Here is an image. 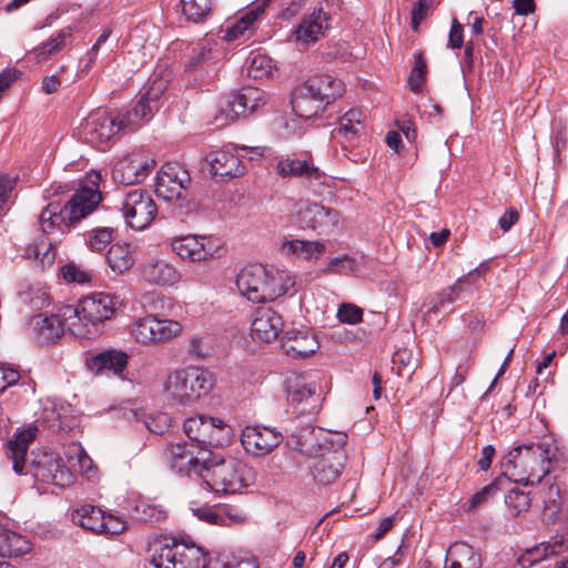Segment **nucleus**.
Segmentation results:
<instances>
[{
	"label": "nucleus",
	"mask_w": 568,
	"mask_h": 568,
	"mask_svg": "<svg viewBox=\"0 0 568 568\" xmlns=\"http://www.w3.org/2000/svg\"><path fill=\"white\" fill-rule=\"evenodd\" d=\"M214 375L202 367L189 366L171 373L165 383L168 397L179 404H191L207 395L214 387Z\"/></svg>",
	"instance_id": "obj_6"
},
{
	"label": "nucleus",
	"mask_w": 568,
	"mask_h": 568,
	"mask_svg": "<svg viewBox=\"0 0 568 568\" xmlns=\"http://www.w3.org/2000/svg\"><path fill=\"white\" fill-rule=\"evenodd\" d=\"M504 479L501 477L497 478L493 483L485 486L481 490L477 491L470 499V509H475L486 503L489 498H491L497 490H499V485Z\"/></svg>",
	"instance_id": "obj_56"
},
{
	"label": "nucleus",
	"mask_w": 568,
	"mask_h": 568,
	"mask_svg": "<svg viewBox=\"0 0 568 568\" xmlns=\"http://www.w3.org/2000/svg\"><path fill=\"white\" fill-rule=\"evenodd\" d=\"M39 216V223L43 233L50 234L58 230L63 234L74 227L87 215H69L68 219H65L64 215Z\"/></svg>",
	"instance_id": "obj_44"
},
{
	"label": "nucleus",
	"mask_w": 568,
	"mask_h": 568,
	"mask_svg": "<svg viewBox=\"0 0 568 568\" xmlns=\"http://www.w3.org/2000/svg\"><path fill=\"white\" fill-rule=\"evenodd\" d=\"M236 285L248 301L266 303L288 293L295 285V278L285 270L251 264L240 272Z\"/></svg>",
	"instance_id": "obj_1"
},
{
	"label": "nucleus",
	"mask_w": 568,
	"mask_h": 568,
	"mask_svg": "<svg viewBox=\"0 0 568 568\" xmlns=\"http://www.w3.org/2000/svg\"><path fill=\"white\" fill-rule=\"evenodd\" d=\"M17 183L18 175L0 174V210H2L11 199Z\"/></svg>",
	"instance_id": "obj_57"
},
{
	"label": "nucleus",
	"mask_w": 568,
	"mask_h": 568,
	"mask_svg": "<svg viewBox=\"0 0 568 568\" xmlns=\"http://www.w3.org/2000/svg\"><path fill=\"white\" fill-rule=\"evenodd\" d=\"M222 52L219 42L205 38L192 47L185 62L184 70L190 74L215 75L220 69Z\"/></svg>",
	"instance_id": "obj_14"
},
{
	"label": "nucleus",
	"mask_w": 568,
	"mask_h": 568,
	"mask_svg": "<svg viewBox=\"0 0 568 568\" xmlns=\"http://www.w3.org/2000/svg\"><path fill=\"white\" fill-rule=\"evenodd\" d=\"M344 90V83L332 75L313 77L294 90L292 110L301 119H311L342 95Z\"/></svg>",
	"instance_id": "obj_5"
},
{
	"label": "nucleus",
	"mask_w": 568,
	"mask_h": 568,
	"mask_svg": "<svg viewBox=\"0 0 568 568\" xmlns=\"http://www.w3.org/2000/svg\"><path fill=\"white\" fill-rule=\"evenodd\" d=\"M141 422L149 432L161 435L170 427L171 417L162 412L150 415L144 413V417H142Z\"/></svg>",
	"instance_id": "obj_50"
},
{
	"label": "nucleus",
	"mask_w": 568,
	"mask_h": 568,
	"mask_svg": "<svg viewBox=\"0 0 568 568\" xmlns=\"http://www.w3.org/2000/svg\"><path fill=\"white\" fill-rule=\"evenodd\" d=\"M433 6V0H418L412 10V28L418 30L420 22L427 16L428 10Z\"/></svg>",
	"instance_id": "obj_62"
},
{
	"label": "nucleus",
	"mask_w": 568,
	"mask_h": 568,
	"mask_svg": "<svg viewBox=\"0 0 568 568\" xmlns=\"http://www.w3.org/2000/svg\"><path fill=\"white\" fill-rule=\"evenodd\" d=\"M200 479L207 489L216 494H235L255 481L252 467L239 458H207L204 466H197Z\"/></svg>",
	"instance_id": "obj_4"
},
{
	"label": "nucleus",
	"mask_w": 568,
	"mask_h": 568,
	"mask_svg": "<svg viewBox=\"0 0 568 568\" xmlns=\"http://www.w3.org/2000/svg\"><path fill=\"white\" fill-rule=\"evenodd\" d=\"M345 455L337 450H327L313 460L311 471L320 485L334 483L342 474Z\"/></svg>",
	"instance_id": "obj_25"
},
{
	"label": "nucleus",
	"mask_w": 568,
	"mask_h": 568,
	"mask_svg": "<svg viewBox=\"0 0 568 568\" xmlns=\"http://www.w3.org/2000/svg\"><path fill=\"white\" fill-rule=\"evenodd\" d=\"M272 59L261 52H253L246 60V74L254 80L267 78L273 71Z\"/></svg>",
	"instance_id": "obj_45"
},
{
	"label": "nucleus",
	"mask_w": 568,
	"mask_h": 568,
	"mask_svg": "<svg viewBox=\"0 0 568 568\" xmlns=\"http://www.w3.org/2000/svg\"><path fill=\"white\" fill-rule=\"evenodd\" d=\"M187 353L193 358L203 359L209 353L205 338L200 335L192 336L187 343Z\"/></svg>",
	"instance_id": "obj_64"
},
{
	"label": "nucleus",
	"mask_w": 568,
	"mask_h": 568,
	"mask_svg": "<svg viewBox=\"0 0 568 568\" xmlns=\"http://www.w3.org/2000/svg\"><path fill=\"white\" fill-rule=\"evenodd\" d=\"M283 352L295 359H303L320 348L315 334L307 327L286 331L282 342Z\"/></svg>",
	"instance_id": "obj_23"
},
{
	"label": "nucleus",
	"mask_w": 568,
	"mask_h": 568,
	"mask_svg": "<svg viewBox=\"0 0 568 568\" xmlns=\"http://www.w3.org/2000/svg\"><path fill=\"white\" fill-rule=\"evenodd\" d=\"M194 448L195 445L191 442L170 444L164 452L165 462L178 473L200 478L202 471L197 469V466H204L207 458L194 452Z\"/></svg>",
	"instance_id": "obj_17"
},
{
	"label": "nucleus",
	"mask_w": 568,
	"mask_h": 568,
	"mask_svg": "<svg viewBox=\"0 0 568 568\" xmlns=\"http://www.w3.org/2000/svg\"><path fill=\"white\" fill-rule=\"evenodd\" d=\"M20 379V373L13 368L0 363V393L14 385Z\"/></svg>",
	"instance_id": "obj_63"
},
{
	"label": "nucleus",
	"mask_w": 568,
	"mask_h": 568,
	"mask_svg": "<svg viewBox=\"0 0 568 568\" xmlns=\"http://www.w3.org/2000/svg\"><path fill=\"white\" fill-rule=\"evenodd\" d=\"M283 440V435L266 426H245L241 434V444L246 453L265 456L273 452Z\"/></svg>",
	"instance_id": "obj_19"
},
{
	"label": "nucleus",
	"mask_w": 568,
	"mask_h": 568,
	"mask_svg": "<svg viewBox=\"0 0 568 568\" xmlns=\"http://www.w3.org/2000/svg\"><path fill=\"white\" fill-rule=\"evenodd\" d=\"M235 152L240 153V156L246 158L250 161H257L260 159L275 158V153L272 148L267 145L248 146V145H235L233 148Z\"/></svg>",
	"instance_id": "obj_53"
},
{
	"label": "nucleus",
	"mask_w": 568,
	"mask_h": 568,
	"mask_svg": "<svg viewBox=\"0 0 568 568\" xmlns=\"http://www.w3.org/2000/svg\"><path fill=\"white\" fill-rule=\"evenodd\" d=\"M166 87L168 80L156 75L153 79H151L149 84L145 87L142 98L151 102L152 104L158 105L159 99L166 90Z\"/></svg>",
	"instance_id": "obj_55"
},
{
	"label": "nucleus",
	"mask_w": 568,
	"mask_h": 568,
	"mask_svg": "<svg viewBox=\"0 0 568 568\" xmlns=\"http://www.w3.org/2000/svg\"><path fill=\"white\" fill-rule=\"evenodd\" d=\"M141 276L150 284L171 286L176 284L181 275L176 267L161 257H151L141 264Z\"/></svg>",
	"instance_id": "obj_28"
},
{
	"label": "nucleus",
	"mask_w": 568,
	"mask_h": 568,
	"mask_svg": "<svg viewBox=\"0 0 568 568\" xmlns=\"http://www.w3.org/2000/svg\"><path fill=\"white\" fill-rule=\"evenodd\" d=\"M281 255L288 260L313 262L326 253V245L322 241L285 239L278 248Z\"/></svg>",
	"instance_id": "obj_26"
},
{
	"label": "nucleus",
	"mask_w": 568,
	"mask_h": 568,
	"mask_svg": "<svg viewBox=\"0 0 568 568\" xmlns=\"http://www.w3.org/2000/svg\"><path fill=\"white\" fill-rule=\"evenodd\" d=\"M183 429L187 438L197 448V454L205 455L206 447L224 446L232 439V428L221 418L196 415L185 419Z\"/></svg>",
	"instance_id": "obj_8"
},
{
	"label": "nucleus",
	"mask_w": 568,
	"mask_h": 568,
	"mask_svg": "<svg viewBox=\"0 0 568 568\" xmlns=\"http://www.w3.org/2000/svg\"><path fill=\"white\" fill-rule=\"evenodd\" d=\"M276 172L282 178H305L320 180L322 172L307 160L284 158L276 164Z\"/></svg>",
	"instance_id": "obj_36"
},
{
	"label": "nucleus",
	"mask_w": 568,
	"mask_h": 568,
	"mask_svg": "<svg viewBox=\"0 0 568 568\" xmlns=\"http://www.w3.org/2000/svg\"><path fill=\"white\" fill-rule=\"evenodd\" d=\"M183 325L179 321L146 315L136 318L130 327L133 339L142 345H160L180 336Z\"/></svg>",
	"instance_id": "obj_9"
},
{
	"label": "nucleus",
	"mask_w": 568,
	"mask_h": 568,
	"mask_svg": "<svg viewBox=\"0 0 568 568\" xmlns=\"http://www.w3.org/2000/svg\"><path fill=\"white\" fill-rule=\"evenodd\" d=\"M270 0H256L248 9L231 26L224 30V39L234 41L244 36L246 31L253 30L255 23L262 18Z\"/></svg>",
	"instance_id": "obj_31"
},
{
	"label": "nucleus",
	"mask_w": 568,
	"mask_h": 568,
	"mask_svg": "<svg viewBox=\"0 0 568 568\" xmlns=\"http://www.w3.org/2000/svg\"><path fill=\"white\" fill-rule=\"evenodd\" d=\"M149 561L154 568H206L210 555L194 542L173 540L154 549Z\"/></svg>",
	"instance_id": "obj_7"
},
{
	"label": "nucleus",
	"mask_w": 568,
	"mask_h": 568,
	"mask_svg": "<svg viewBox=\"0 0 568 568\" xmlns=\"http://www.w3.org/2000/svg\"><path fill=\"white\" fill-rule=\"evenodd\" d=\"M39 420L53 432L68 430L77 423L75 409L64 400L45 398L41 400Z\"/></svg>",
	"instance_id": "obj_21"
},
{
	"label": "nucleus",
	"mask_w": 568,
	"mask_h": 568,
	"mask_svg": "<svg viewBox=\"0 0 568 568\" xmlns=\"http://www.w3.org/2000/svg\"><path fill=\"white\" fill-rule=\"evenodd\" d=\"M106 261L115 274H123L134 265L135 256L129 244L115 243L110 247Z\"/></svg>",
	"instance_id": "obj_38"
},
{
	"label": "nucleus",
	"mask_w": 568,
	"mask_h": 568,
	"mask_svg": "<svg viewBox=\"0 0 568 568\" xmlns=\"http://www.w3.org/2000/svg\"><path fill=\"white\" fill-rule=\"evenodd\" d=\"M71 318L63 316V306L57 314H37L26 325L27 334L39 344H51L58 341L65 329L70 332Z\"/></svg>",
	"instance_id": "obj_15"
},
{
	"label": "nucleus",
	"mask_w": 568,
	"mask_h": 568,
	"mask_svg": "<svg viewBox=\"0 0 568 568\" xmlns=\"http://www.w3.org/2000/svg\"><path fill=\"white\" fill-rule=\"evenodd\" d=\"M283 327V321L274 310L264 307L258 308L251 324V336L254 341L271 343L274 341Z\"/></svg>",
	"instance_id": "obj_27"
},
{
	"label": "nucleus",
	"mask_w": 568,
	"mask_h": 568,
	"mask_svg": "<svg viewBox=\"0 0 568 568\" xmlns=\"http://www.w3.org/2000/svg\"><path fill=\"white\" fill-rule=\"evenodd\" d=\"M481 556L466 542L453 544L445 558L444 568H481Z\"/></svg>",
	"instance_id": "obj_34"
},
{
	"label": "nucleus",
	"mask_w": 568,
	"mask_h": 568,
	"mask_svg": "<svg viewBox=\"0 0 568 568\" xmlns=\"http://www.w3.org/2000/svg\"><path fill=\"white\" fill-rule=\"evenodd\" d=\"M31 544L21 535L1 527L0 557H18L29 552Z\"/></svg>",
	"instance_id": "obj_39"
},
{
	"label": "nucleus",
	"mask_w": 568,
	"mask_h": 568,
	"mask_svg": "<svg viewBox=\"0 0 568 568\" xmlns=\"http://www.w3.org/2000/svg\"><path fill=\"white\" fill-rule=\"evenodd\" d=\"M316 384L307 383L301 376H294L287 379V398L293 405L305 403L300 413H314L317 407L318 399L315 397Z\"/></svg>",
	"instance_id": "obj_32"
},
{
	"label": "nucleus",
	"mask_w": 568,
	"mask_h": 568,
	"mask_svg": "<svg viewBox=\"0 0 568 568\" xmlns=\"http://www.w3.org/2000/svg\"><path fill=\"white\" fill-rule=\"evenodd\" d=\"M194 516L211 525L221 526L220 506H203L193 509Z\"/></svg>",
	"instance_id": "obj_61"
},
{
	"label": "nucleus",
	"mask_w": 568,
	"mask_h": 568,
	"mask_svg": "<svg viewBox=\"0 0 568 568\" xmlns=\"http://www.w3.org/2000/svg\"><path fill=\"white\" fill-rule=\"evenodd\" d=\"M62 277L70 283L87 284L90 283L94 274L92 271L84 268L75 263H68L61 268Z\"/></svg>",
	"instance_id": "obj_48"
},
{
	"label": "nucleus",
	"mask_w": 568,
	"mask_h": 568,
	"mask_svg": "<svg viewBox=\"0 0 568 568\" xmlns=\"http://www.w3.org/2000/svg\"><path fill=\"white\" fill-rule=\"evenodd\" d=\"M488 263H481L479 266L459 277L452 286L439 292L427 310V315L447 314L453 310L449 307L457 301H466L479 287V282L475 280L476 275L484 274L488 271Z\"/></svg>",
	"instance_id": "obj_11"
},
{
	"label": "nucleus",
	"mask_w": 568,
	"mask_h": 568,
	"mask_svg": "<svg viewBox=\"0 0 568 568\" xmlns=\"http://www.w3.org/2000/svg\"><path fill=\"white\" fill-rule=\"evenodd\" d=\"M128 364V355L121 351H105L87 359L88 368L99 374H113L120 376Z\"/></svg>",
	"instance_id": "obj_33"
},
{
	"label": "nucleus",
	"mask_w": 568,
	"mask_h": 568,
	"mask_svg": "<svg viewBox=\"0 0 568 568\" xmlns=\"http://www.w3.org/2000/svg\"><path fill=\"white\" fill-rule=\"evenodd\" d=\"M337 316L342 323L354 325L362 322L363 311L354 304H343L338 308Z\"/></svg>",
	"instance_id": "obj_59"
},
{
	"label": "nucleus",
	"mask_w": 568,
	"mask_h": 568,
	"mask_svg": "<svg viewBox=\"0 0 568 568\" xmlns=\"http://www.w3.org/2000/svg\"><path fill=\"white\" fill-rule=\"evenodd\" d=\"M568 549V540L564 535H555L548 541L527 549L519 558L520 568H530L535 564L565 552Z\"/></svg>",
	"instance_id": "obj_29"
},
{
	"label": "nucleus",
	"mask_w": 568,
	"mask_h": 568,
	"mask_svg": "<svg viewBox=\"0 0 568 568\" xmlns=\"http://www.w3.org/2000/svg\"><path fill=\"white\" fill-rule=\"evenodd\" d=\"M104 511L93 505H83L72 511V520L82 528L99 534L102 528Z\"/></svg>",
	"instance_id": "obj_40"
},
{
	"label": "nucleus",
	"mask_w": 568,
	"mask_h": 568,
	"mask_svg": "<svg viewBox=\"0 0 568 568\" xmlns=\"http://www.w3.org/2000/svg\"><path fill=\"white\" fill-rule=\"evenodd\" d=\"M113 240V229H94L88 237V245L94 251L104 250Z\"/></svg>",
	"instance_id": "obj_54"
},
{
	"label": "nucleus",
	"mask_w": 568,
	"mask_h": 568,
	"mask_svg": "<svg viewBox=\"0 0 568 568\" xmlns=\"http://www.w3.org/2000/svg\"><path fill=\"white\" fill-rule=\"evenodd\" d=\"M212 171L221 178L241 176L245 172V166L240 160V154L235 155L225 150L213 151L209 155Z\"/></svg>",
	"instance_id": "obj_35"
},
{
	"label": "nucleus",
	"mask_w": 568,
	"mask_h": 568,
	"mask_svg": "<svg viewBox=\"0 0 568 568\" xmlns=\"http://www.w3.org/2000/svg\"><path fill=\"white\" fill-rule=\"evenodd\" d=\"M154 110H158V105L152 104L141 97L138 104L131 111L121 115L124 123L123 125L126 126L128 131H133L139 128L143 121L149 120Z\"/></svg>",
	"instance_id": "obj_42"
},
{
	"label": "nucleus",
	"mask_w": 568,
	"mask_h": 568,
	"mask_svg": "<svg viewBox=\"0 0 568 568\" xmlns=\"http://www.w3.org/2000/svg\"><path fill=\"white\" fill-rule=\"evenodd\" d=\"M393 364L396 366L398 375H403L404 371L412 374L417 367V358L414 356L413 351L402 348L393 355Z\"/></svg>",
	"instance_id": "obj_51"
},
{
	"label": "nucleus",
	"mask_w": 568,
	"mask_h": 568,
	"mask_svg": "<svg viewBox=\"0 0 568 568\" xmlns=\"http://www.w3.org/2000/svg\"><path fill=\"white\" fill-rule=\"evenodd\" d=\"M131 515L138 520L150 524H156L166 518V511L163 507L149 503L148 500L136 501L131 510Z\"/></svg>",
	"instance_id": "obj_46"
},
{
	"label": "nucleus",
	"mask_w": 568,
	"mask_h": 568,
	"mask_svg": "<svg viewBox=\"0 0 568 568\" xmlns=\"http://www.w3.org/2000/svg\"><path fill=\"white\" fill-rule=\"evenodd\" d=\"M507 507L518 515L521 511H526L530 507V498L528 494L519 490L518 488L510 489L505 498Z\"/></svg>",
	"instance_id": "obj_52"
},
{
	"label": "nucleus",
	"mask_w": 568,
	"mask_h": 568,
	"mask_svg": "<svg viewBox=\"0 0 568 568\" xmlns=\"http://www.w3.org/2000/svg\"><path fill=\"white\" fill-rule=\"evenodd\" d=\"M120 305L119 298L108 293H93L73 305L63 306V316L71 318L70 333L91 338L99 334V324L113 317Z\"/></svg>",
	"instance_id": "obj_3"
},
{
	"label": "nucleus",
	"mask_w": 568,
	"mask_h": 568,
	"mask_svg": "<svg viewBox=\"0 0 568 568\" xmlns=\"http://www.w3.org/2000/svg\"><path fill=\"white\" fill-rule=\"evenodd\" d=\"M126 528V523L120 517H115L111 514H104L102 528H100L99 534L105 535H118L124 531Z\"/></svg>",
	"instance_id": "obj_60"
},
{
	"label": "nucleus",
	"mask_w": 568,
	"mask_h": 568,
	"mask_svg": "<svg viewBox=\"0 0 568 568\" xmlns=\"http://www.w3.org/2000/svg\"><path fill=\"white\" fill-rule=\"evenodd\" d=\"M171 247L182 260L192 262L205 261L219 254V247H214L212 240L204 236L187 235L178 237L172 241Z\"/></svg>",
	"instance_id": "obj_22"
},
{
	"label": "nucleus",
	"mask_w": 568,
	"mask_h": 568,
	"mask_svg": "<svg viewBox=\"0 0 568 568\" xmlns=\"http://www.w3.org/2000/svg\"><path fill=\"white\" fill-rule=\"evenodd\" d=\"M29 473L43 484L61 488L70 486L73 481V475L61 456L51 449H39L32 453Z\"/></svg>",
	"instance_id": "obj_10"
},
{
	"label": "nucleus",
	"mask_w": 568,
	"mask_h": 568,
	"mask_svg": "<svg viewBox=\"0 0 568 568\" xmlns=\"http://www.w3.org/2000/svg\"><path fill=\"white\" fill-rule=\"evenodd\" d=\"M552 454L546 443L523 444L513 448L504 463L505 476L516 484L534 486L550 471Z\"/></svg>",
	"instance_id": "obj_2"
},
{
	"label": "nucleus",
	"mask_w": 568,
	"mask_h": 568,
	"mask_svg": "<svg viewBox=\"0 0 568 568\" xmlns=\"http://www.w3.org/2000/svg\"><path fill=\"white\" fill-rule=\"evenodd\" d=\"M183 13L187 20L199 22L203 20L211 10L210 0H182Z\"/></svg>",
	"instance_id": "obj_47"
},
{
	"label": "nucleus",
	"mask_w": 568,
	"mask_h": 568,
	"mask_svg": "<svg viewBox=\"0 0 568 568\" xmlns=\"http://www.w3.org/2000/svg\"><path fill=\"white\" fill-rule=\"evenodd\" d=\"M155 164L153 158L134 152L112 162V178L115 182L125 185L140 183L146 179Z\"/></svg>",
	"instance_id": "obj_16"
},
{
	"label": "nucleus",
	"mask_w": 568,
	"mask_h": 568,
	"mask_svg": "<svg viewBox=\"0 0 568 568\" xmlns=\"http://www.w3.org/2000/svg\"><path fill=\"white\" fill-rule=\"evenodd\" d=\"M364 120L362 110L351 109L341 118L338 128L334 130V138L353 142L364 132Z\"/></svg>",
	"instance_id": "obj_37"
},
{
	"label": "nucleus",
	"mask_w": 568,
	"mask_h": 568,
	"mask_svg": "<svg viewBox=\"0 0 568 568\" xmlns=\"http://www.w3.org/2000/svg\"><path fill=\"white\" fill-rule=\"evenodd\" d=\"M36 436L37 428L28 427L16 433L14 437L6 445V456L12 462V469L18 475L24 474L27 452Z\"/></svg>",
	"instance_id": "obj_30"
},
{
	"label": "nucleus",
	"mask_w": 568,
	"mask_h": 568,
	"mask_svg": "<svg viewBox=\"0 0 568 568\" xmlns=\"http://www.w3.org/2000/svg\"><path fill=\"white\" fill-rule=\"evenodd\" d=\"M328 28V16L322 8L314 10L311 14L305 16L297 28L293 31L296 43L303 48L315 43L324 36Z\"/></svg>",
	"instance_id": "obj_24"
},
{
	"label": "nucleus",
	"mask_w": 568,
	"mask_h": 568,
	"mask_svg": "<svg viewBox=\"0 0 568 568\" xmlns=\"http://www.w3.org/2000/svg\"><path fill=\"white\" fill-rule=\"evenodd\" d=\"M121 115L112 116L106 111L91 113L82 124L84 139L95 148L110 142L116 133L128 131Z\"/></svg>",
	"instance_id": "obj_13"
},
{
	"label": "nucleus",
	"mask_w": 568,
	"mask_h": 568,
	"mask_svg": "<svg viewBox=\"0 0 568 568\" xmlns=\"http://www.w3.org/2000/svg\"><path fill=\"white\" fill-rule=\"evenodd\" d=\"M190 183L189 173L176 164L168 163L155 178V193L168 202L179 200Z\"/></svg>",
	"instance_id": "obj_20"
},
{
	"label": "nucleus",
	"mask_w": 568,
	"mask_h": 568,
	"mask_svg": "<svg viewBox=\"0 0 568 568\" xmlns=\"http://www.w3.org/2000/svg\"><path fill=\"white\" fill-rule=\"evenodd\" d=\"M101 179L98 171L87 173L60 213H93L100 210L103 200L100 191Z\"/></svg>",
	"instance_id": "obj_12"
},
{
	"label": "nucleus",
	"mask_w": 568,
	"mask_h": 568,
	"mask_svg": "<svg viewBox=\"0 0 568 568\" xmlns=\"http://www.w3.org/2000/svg\"><path fill=\"white\" fill-rule=\"evenodd\" d=\"M122 211L123 213H156V205L148 192L136 189L126 194Z\"/></svg>",
	"instance_id": "obj_41"
},
{
	"label": "nucleus",
	"mask_w": 568,
	"mask_h": 568,
	"mask_svg": "<svg viewBox=\"0 0 568 568\" xmlns=\"http://www.w3.org/2000/svg\"><path fill=\"white\" fill-rule=\"evenodd\" d=\"M74 28L68 26L61 29L55 37L33 49L36 57L40 60L48 59L51 54L61 51L67 40L72 36Z\"/></svg>",
	"instance_id": "obj_43"
},
{
	"label": "nucleus",
	"mask_w": 568,
	"mask_h": 568,
	"mask_svg": "<svg viewBox=\"0 0 568 568\" xmlns=\"http://www.w3.org/2000/svg\"><path fill=\"white\" fill-rule=\"evenodd\" d=\"M221 526L240 524L245 520V514L237 507L230 505L220 506Z\"/></svg>",
	"instance_id": "obj_58"
},
{
	"label": "nucleus",
	"mask_w": 568,
	"mask_h": 568,
	"mask_svg": "<svg viewBox=\"0 0 568 568\" xmlns=\"http://www.w3.org/2000/svg\"><path fill=\"white\" fill-rule=\"evenodd\" d=\"M356 265L354 257L343 254L331 258L323 272L331 274H352L355 272Z\"/></svg>",
	"instance_id": "obj_49"
},
{
	"label": "nucleus",
	"mask_w": 568,
	"mask_h": 568,
	"mask_svg": "<svg viewBox=\"0 0 568 568\" xmlns=\"http://www.w3.org/2000/svg\"><path fill=\"white\" fill-rule=\"evenodd\" d=\"M266 94L258 88L245 87L239 92L231 94L223 105L221 112L229 121L253 113L266 103Z\"/></svg>",
	"instance_id": "obj_18"
}]
</instances>
